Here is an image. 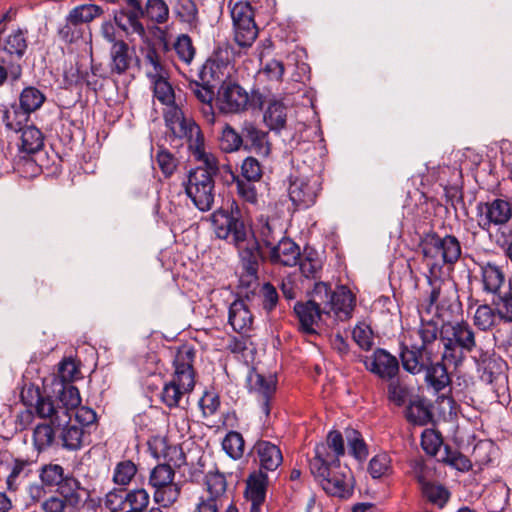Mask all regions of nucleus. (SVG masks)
<instances>
[{"instance_id":"54","label":"nucleus","mask_w":512,"mask_h":512,"mask_svg":"<svg viewBox=\"0 0 512 512\" xmlns=\"http://www.w3.org/2000/svg\"><path fill=\"white\" fill-rule=\"evenodd\" d=\"M144 61L148 66L146 74L151 81L168 76L167 70L162 63L159 54L154 48H149L147 50Z\"/></svg>"},{"instance_id":"64","label":"nucleus","mask_w":512,"mask_h":512,"mask_svg":"<svg viewBox=\"0 0 512 512\" xmlns=\"http://www.w3.org/2000/svg\"><path fill=\"white\" fill-rule=\"evenodd\" d=\"M156 161L166 178L171 177L178 166L177 158L164 147H159L156 153Z\"/></svg>"},{"instance_id":"61","label":"nucleus","mask_w":512,"mask_h":512,"mask_svg":"<svg viewBox=\"0 0 512 512\" xmlns=\"http://www.w3.org/2000/svg\"><path fill=\"white\" fill-rule=\"evenodd\" d=\"M387 396L390 402L401 407L407 402L410 396V389L405 384L401 383L399 380H395L394 378L389 380Z\"/></svg>"},{"instance_id":"52","label":"nucleus","mask_w":512,"mask_h":512,"mask_svg":"<svg viewBox=\"0 0 512 512\" xmlns=\"http://www.w3.org/2000/svg\"><path fill=\"white\" fill-rule=\"evenodd\" d=\"M59 428H63L61 438L63 440V446L69 450H77L82 446L84 431L81 426L76 424L62 425Z\"/></svg>"},{"instance_id":"12","label":"nucleus","mask_w":512,"mask_h":512,"mask_svg":"<svg viewBox=\"0 0 512 512\" xmlns=\"http://www.w3.org/2000/svg\"><path fill=\"white\" fill-rule=\"evenodd\" d=\"M205 494L198 498L194 512H222L227 504V480L219 471H209L204 476Z\"/></svg>"},{"instance_id":"50","label":"nucleus","mask_w":512,"mask_h":512,"mask_svg":"<svg viewBox=\"0 0 512 512\" xmlns=\"http://www.w3.org/2000/svg\"><path fill=\"white\" fill-rule=\"evenodd\" d=\"M104 13L103 8L97 4L86 3L74 7L69 15L75 19L82 26L84 23H89L95 18L100 17Z\"/></svg>"},{"instance_id":"34","label":"nucleus","mask_w":512,"mask_h":512,"mask_svg":"<svg viewBox=\"0 0 512 512\" xmlns=\"http://www.w3.org/2000/svg\"><path fill=\"white\" fill-rule=\"evenodd\" d=\"M132 56L126 42H119L110 48L109 68L112 74L122 75L130 68Z\"/></svg>"},{"instance_id":"38","label":"nucleus","mask_w":512,"mask_h":512,"mask_svg":"<svg viewBox=\"0 0 512 512\" xmlns=\"http://www.w3.org/2000/svg\"><path fill=\"white\" fill-rule=\"evenodd\" d=\"M142 17H144V13H137V11H120L115 13L114 21L115 24L127 34L135 33L138 35H144L145 29L140 22V18Z\"/></svg>"},{"instance_id":"62","label":"nucleus","mask_w":512,"mask_h":512,"mask_svg":"<svg viewBox=\"0 0 512 512\" xmlns=\"http://www.w3.org/2000/svg\"><path fill=\"white\" fill-rule=\"evenodd\" d=\"M59 37L66 43H74L82 38L83 26L68 14L65 24L58 31Z\"/></svg>"},{"instance_id":"42","label":"nucleus","mask_w":512,"mask_h":512,"mask_svg":"<svg viewBox=\"0 0 512 512\" xmlns=\"http://www.w3.org/2000/svg\"><path fill=\"white\" fill-rule=\"evenodd\" d=\"M33 461L17 458L13 461L10 473L7 477V488L16 491L20 482L32 473Z\"/></svg>"},{"instance_id":"26","label":"nucleus","mask_w":512,"mask_h":512,"mask_svg":"<svg viewBox=\"0 0 512 512\" xmlns=\"http://www.w3.org/2000/svg\"><path fill=\"white\" fill-rule=\"evenodd\" d=\"M244 137L243 149L255 153L256 155L267 158L271 153V143L269 134L261 130L251 122H244L242 125Z\"/></svg>"},{"instance_id":"33","label":"nucleus","mask_w":512,"mask_h":512,"mask_svg":"<svg viewBox=\"0 0 512 512\" xmlns=\"http://www.w3.org/2000/svg\"><path fill=\"white\" fill-rule=\"evenodd\" d=\"M453 367V364L443 361V355L441 361H431L423 371L426 372V382L436 391L440 392L451 383L448 369Z\"/></svg>"},{"instance_id":"8","label":"nucleus","mask_w":512,"mask_h":512,"mask_svg":"<svg viewBox=\"0 0 512 512\" xmlns=\"http://www.w3.org/2000/svg\"><path fill=\"white\" fill-rule=\"evenodd\" d=\"M285 236V230L275 217L261 215L257 218L254 229L251 230V242L248 248L255 249V278H248L247 284L257 280L259 259Z\"/></svg>"},{"instance_id":"17","label":"nucleus","mask_w":512,"mask_h":512,"mask_svg":"<svg viewBox=\"0 0 512 512\" xmlns=\"http://www.w3.org/2000/svg\"><path fill=\"white\" fill-rule=\"evenodd\" d=\"M477 209L478 225L482 230H490L494 224L508 223L512 218V203L506 199L479 203Z\"/></svg>"},{"instance_id":"49","label":"nucleus","mask_w":512,"mask_h":512,"mask_svg":"<svg viewBox=\"0 0 512 512\" xmlns=\"http://www.w3.org/2000/svg\"><path fill=\"white\" fill-rule=\"evenodd\" d=\"M150 495L144 488L126 489V511L143 512L149 505Z\"/></svg>"},{"instance_id":"5","label":"nucleus","mask_w":512,"mask_h":512,"mask_svg":"<svg viewBox=\"0 0 512 512\" xmlns=\"http://www.w3.org/2000/svg\"><path fill=\"white\" fill-rule=\"evenodd\" d=\"M440 341L443 345V361L453 364V368L460 367L477 346L473 328L466 321H448L440 331Z\"/></svg>"},{"instance_id":"58","label":"nucleus","mask_w":512,"mask_h":512,"mask_svg":"<svg viewBox=\"0 0 512 512\" xmlns=\"http://www.w3.org/2000/svg\"><path fill=\"white\" fill-rule=\"evenodd\" d=\"M190 149L193 150V156L195 159L203 164L195 169H202L208 171L209 175L213 178L218 172V161L216 157L210 153L205 152L203 147V141L198 145H194Z\"/></svg>"},{"instance_id":"27","label":"nucleus","mask_w":512,"mask_h":512,"mask_svg":"<svg viewBox=\"0 0 512 512\" xmlns=\"http://www.w3.org/2000/svg\"><path fill=\"white\" fill-rule=\"evenodd\" d=\"M479 378L482 382L492 385L501 378L505 362L499 356L480 350L473 356Z\"/></svg>"},{"instance_id":"60","label":"nucleus","mask_w":512,"mask_h":512,"mask_svg":"<svg viewBox=\"0 0 512 512\" xmlns=\"http://www.w3.org/2000/svg\"><path fill=\"white\" fill-rule=\"evenodd\" d=\"M144 16L162 24L168 20L169 8L164 0H147Z\"/></svg>"},{"instance_id":"29","label":"nucleus","mask_w":512,"mask_h":512,"mask_svg":"<svg viewBox=\"0 0 512 512\" xmlns=\"http://www.w3.org/2000/svg\"><path fill=\"white\" fill-rule=\"evenodd\" d=\"M32 503H39L41 512H71L69 505L58 495L47 496L43 484L31 483L27 488Z\"/></svg>"},{"instance_id":"53","label":"nucleus","mask_w":512,"mask_h":512,"mask_svg":"<svg viewBox=\"0 0 512 512\" xmlns=\"http://www.w3.org/2000/svg\"><path fill=\"white\" fill-rule=\"evenodd\" d=\"M439 460L461 472H467L472 468L471 461L465 455L451 450L447 445L444 446V451Z\"/></svg>"},{"instance_id":"51","label":"nucleus","mask_w":512,"mask_h":512,"mask_svg":"<svg viewBox=\"0 0 512 512\" xmlns=\"http://www.w3.org/2000/svg\"><path fill=\"white\" fill-rule=\"evenodd\" d=\"M244 446L243 436L237 431L228 432L222 441L223 450L234 460H238L243 456Z\"/></svg>"},{"instance_id":"9","label":"nucleus","mask_w":512,"mask_h":512,"mask_svg":"<svg viewBox=\"0 0 512 512\" xmlns=\"http://www.w3.org/2000/svg\"><path fill=\"white\" fill-rule=\"evenodd\" d=\"M314 298H318L321 303H325L323 312L326 315L334 314L338 321H346L352 317L356 306V296L344 285H340L335 291L331 292L328 284L318 282L313 290Z\"/></svg>"},{"instance_id":"23","label":"nucleus","mask_w":512,"mask_h":512,"mask_svg":"<svg viewBox=\"0 0 512 512\" xmlns=\"http://www.w3.org/2000/svg\"><path fill=\"white\" fill-rule=\"evenodd\" d=\"M233 55L232 48L229 45L219 47L202 65L199 71V77L203 82L221 81L225 76V70Z\"/></svg>"},{"instance_id":"28","label":"nucleus","mask_w":512,"mask_h":512,"mask_svg":"<svg viewBox=\"0 0 512 512\" xmlns=\"http://www.w3.org/2000/svg\"><path fill=\"white\" fill-rule=\"evenodd\" d=\"M300 248L290 238L284 236L282 240L276 243L261 258H266L271 264L283 266H295L300 260Z\"/></svg>"},{"instance_id":"56","label":"nucleus","mask_w":512,"mask_h":512,"mask_svg":"<svg viewBox=\"0 0 512 512\" xmlns=\"http://www.w3.org/2000/svg\"><path fill=\"white\" fill-rule=\"evenodd\" d=\"M497 316L496 309L491 305H479L474 314V325L482 331H487L495 324Z\"/></svg>"},{"instance_id":"45","label":"nucleus","mask_w":512,"mask_h":512,"mask_svg":"<svg viewBox=\"0 0 512 512\" xmlns=\"http://www.w3.org/2000/svg\"><path fill=\"white\" fill-rule=\"evenodd\" d=\"M492 304L495 306L499 318L505 322H512V287L510 283L500 291L499 295H493Z\"/></svg>"},{"instance_id":"31","label":"nucleus","mask_w":512,"mask_h":512,"mask_svg":"<svg viewBox=\"0 0 512 512\" xmlns=\"http://www.w3.org/2000/svg\"><path fill=\"white\" fill-rule=\"evenodd\" d=\"M55 400L58 405L57 418L68 424L72 419V412L81 404L79 390L72 384H62Z\"/></svg>"},{"instance_id":"15","label":"nucleus","mask_w":512,"mask_h":512,"mask_svg":"<svg viewBox=\"0 0 512 512\" xmlns=\"http://www.w3.org/2000/svg\"><path fill=\"white\" fill-rule=\"evenodd\" d=\"M321 191V182L318 176H305L292 174L288 194L291 202L297 209H307L316 203Z\"/></svg>"},{"instance_id":"36","label":"nucleus","mask_w":512,"mask_h":512,"mask_svg":"<svg viewBox=\"0 0 512 512\" xmlns=\"http://www.w3.org/2000/svg\"><path fill=\"white\" fill-rule=\"evenodd\" d=\"M45 100L44 93L38 88L34 86L25 87L19 96V104L23 112L20 116L26 118L30 113L37 111Z\"/></svg>"},{"instance_id":"25","label":"nucleus","mask_w":512,"mask_h":512,"mask_svg":"<svg viewBox=\"0 0 512 512\" xmlns=\"http://www.w3.org/2000/svg\"><path fill=\"white\" fill-rule=\"evenodd\" d=\"M315 456L310 463L323 465V462L330 464L340 462L339 458L344 455V440L339 431H330L325 443H319L315 446Z\"/></svg>"},{"instance_id":"18","label":"nucleus","mask_w":512,"mask_h":512,"mask_svg":"<svg viewBox=\"0 0 512 512\" xmlns=\"http://www.w3.org/2000/svg\"><path fill=\"white\" fill-rule=\"evenodd\" d=\"M362 362L367 371L386 381L396 378L400 370L398 358L383 348L375 349Z\"/></svg>"},{"instance_id":"14","label":"nucleus","mask_w":512,"mask_h":512,"mask_svg":"<svg viewBox=\"0 0 512 512\" xmlns=\"http://www.w3.org/2000/svg\"><path fill=\"white\" fill-rule=\"evenodd\" d=\"M164 120L172 136L178 140H185L189 148L202 142L200 127L192 118L184 115L180 106L164 110Z\"/></svg>"},{"instance_id":"2","label":"nucleus","mask_w":512,"mask_h":512,"mask_svg":"<svg viewBox=\"0 0 512 512\" xmlns=\"http://www.w3.org/2000/svg\"><path fill=\"white\" fill-rule=\"evenodd\" d=\"M212 226L217 238L233 245L239 254L247 278H255V249L248 248L251 229L241 219L238 205L233 201L230 210L219 209L212 214Z\"/></svg>"},{"instance_id":"48","label":"nucleus","mask_w":512,"mask_h":512,"mask_svg":"<svg viewBox=\"0 0 512 512\" xmlns=\"http://www.w3.org/2000/svg\"><path fill=\"white\" fill-rule=\"evenodd\" d=\"M66 476L67 474H65L64 468L61 465L45 464L39 470V484H43L45 489L46 487H58Z\"/></svg>"},{"instance_id":"30","label":"nucleus","mask_w":512,"mask_h":512,"mask_svg":"<svg viewBox=\"0 0 512 512\" xmlns=\"http://www.w3.org/2000/svg\"><path fill=\"white\" fill-rule=\"evenodd\" d=\"M294 312L299 321V328L304 334H316L315 326L321 319L323 308L316 300H308L306 302H297L294 305Z\"/></svg>"},{"instance_id":"10","label":"nucleus","mask_w":512,"mask_h":512,"mask_svg":"<svg viewBox=\"0 0 512 512\" xmlns=\"http://www.w3.org/2000/svg\"><path fill=\"white\" fill-rule=\"evenodd\" d=\"M182 185L186 195L200 211L206 212L212 209L215 198V182L208 171L190 169Z\"/></svg>"},{"instance_id":"20","label":"nucleus","mask_w":512,"mask_h":512,"mask_svg":"<svg viewBox=\"0 0 512 512\" xmlns=\"http://www.w3.org/2000/svg\"><path fill=\"white\" fill-rule=\"evenodd\" d=\"M269 476L266 472L252 471L247 480L244 496L250 503L249 512H269L265 506Z\"/></svg>"},{"instance_id":"22","label":"nucleus","mask_w":512,"mask_h":512,"mask_svg":"<svg viewBox=\"0 0 512 512\" xmlns=\"http://www.w3.org/2000/svg\"><path fill=\"white\" fill-rule=\"evenodd\" d=\"M250 455L258 465L256 471L275 472L283 462L281 449L274 443L267 440H258L253 445Z\"/></svg>"},{"instance_id":"32","label":"nucleus","mask_w":512,"mask_h":512,"mask_svg":"<svg viewBox=\"0 0 512 512\" xmlns=\"http://www.w3.org/2000/svg\"><path fill=\"white\" fill-rule=\"evenodd\" d=\"M228 323L237 333L245 334L250 331L253 323V316L244 300L236 299L230 304L228 310Z\"/></svg>"},{"instance_id":"35","label":"nucleus","mask_w":512,"mask_h":512,"mask_svg":"<svg viewBox=\"0 0 512 512\" xmlns=\"http://www.w3.org/2000/svg\"><path fill=\"white\" fill-rule=\"evenodd\" d=\"M95 77L99 78H105V72L102 68L101 64H93V59L91 58V66H90V72L82 70V66H80L78 63L75 67V73L72 72L71 75L66 74V78L70 80L71 83H81L84 82L88 87H90L93 90L97 89L98 81L94 79Z\"/></svg>"},{"instance_id":"7","label":"nucleus","mask_w":512,"mask_h":512,"mask_svg":"<svg viewBox=\"0 0 512 512\" xmlns=\"http://www.w3.org/2000/svg\"><path fill=\"white\" fill-rule=\"evenodd\" d=\"M427 280L431 286L430 295L418 308H423L427 316L435 310L434 315L438 318L444 320L452 317L460 309L456 285L443 280L441 276H427Z\"/></svg>"},{"instance_id":"43","label":"nucleus","mask_w":512,"mask_h":512,"mask_svg":"<svg viewBox=\"0 0 512 512\" xmlns=\"http://www.w3.org/2000/svg\"><path fill=\"white\" fill-rule=\"evenodd\" d=\"M220 149L225 153H232L243 148V132H237L230 124H225L219 137Z\"/></svg>"},{"instance_id":"40","label":"nucleus","mask_w":512,"mask_h":512,"mask_svg":"<svg viewBox=\"0 0 512 512\" xmlns=\"http://www.w3.org/2000/svg\"><path fill=\"white\" fill-rule=\"evenodd\" d=\"M20 132V148L23 152H26L28 154H34L43 148L44 136L37 127L33 125L25 126L21 128Z\"/></svg>"},{"instance_id":"13","label":"nucleus","mask_w":512,"mask_h":512,"mask_svg":"<svg viewBox=\"0 0 512 512\" xmlns=\"http://www.w3.org/2000/svg\"><path fill=\"white\" fill-rule=\"evenodd\" d=\"M234 40L241 48L251 47L258 36L252 6L247 1H238L231 7Z\"/></svg>"},{"instance_id":"55","label":"nucleus","mask_w":512,"mask_h":512,"mask_svg":"<svg viewBox=\"0 0 512 512\" xmlns=\"http://www.w3.org/2000/svg\"><path fill=\"white\" fill-rule=\"evenodd\" d=\"M103 505L110 512H125L126 489L116 486L108 491L104 496Z\"/></svg>"},{"instance_id":"6","label":"nucleus","mask_w":512,"mask_h":512,"mask_svg":"<svg viewBox=\"0 0 512 512\" xmlns=\"http://www.w3.org/2000/svg\"><path fill=\"white\" fill-rule=\"evenodd\" d=\"M310 470L328 495L340 499H348L353 495L355 483L348 466L340 462H323V465L310 463Z\"/></svg>"},{"instance_id":"63","label":"nucleus","mask_w":512,"mask_h":512,"mask_svg":"<svg viewBox=\"0 0 512 512\" xmlns=\"http://www.w3.org/2000/svg\"><path fill=\"white\" fill-rule=\"evenodd\" d=\"M489 238L502 250L512 242V227L504 224H494L490 230H485Z\"/></svg>"},{"instance_id":"16","label":"nucleus","mask_w":512,"mask_h":512,"mask_svg":"<svg viewBox=\"0 0 512 512\" xmlns=\"http://www.w3.org/2000/svg\"><path fill=\"white\" fill-rule=\"evenodd\" d=\"M215 101L221 113L237 114L247 109L249 95L239 84L223 81L217 91Z\"/></svg>"},{"instance_id":"46","label":"nucleus","mask_w":512,"mask_h":512,"mask_svg":"<svg viewBox=\"0 0 512 512\" xmlns=\"http://www.w3.org/2000/svg\"><path fill=\"white\" fill-rule=\"evenodd\" d=\"M35 411L38 417L49 418L53 427L59 428L66 424L57 418L58 405L56 400L50 397L39 396L35 404Z\"/></svg>"},{"instance_id":"39","label":"nucleus","mask_w":512,"mask_h":512,"mask_svg":"<svg viewBox=\"0 0 512 512\" xmlns=\"http://www.w3.org/2000/svg\"><path fill=\"white\" fill-rule=\"evenodd\" d=\"M284 104L280 101L269 103L265 113L264 122L266 126L275 132H280L286 126L287 111Z\"/></svg>"},{"instance_id":"1","label":"nucleus","mask_w":512,"mask_h":512,"mask_svg":"<svg viewBox=\"0 0 512 512\" xmlns=\"http://www.w3.org/2000/svg\"><path fill=\"white\" fill-rule=\"evenodd\" d=\"M420 324L403 332L400 340V353L404 370L411 374H420L437 356L440 349V331L434 317H429L418 308Z\"/></svg>"},{"instance_id":"47","label":"nucleus","mask_w":512,"mask_h":512,"mask_svg":"<svg viewBox=\"0 0 512 512\" xmlns=\"http://www.w3.org/2000/svg\"><path fill=\"white\" fill-rule=\"evenodd\" d=\"M405 417L410 423L423 426L430 422L432 414L424 401L418 399L410 401L405 410Z\"/></svg>"},{"instance_id":"4","label":"nucleus","mask_w":512,"mask_h":512,"mask_svg":"<svg viewBox=\"0 0 512 512\" xmlns=\"http://www.w3.org/2000/svg\"><path fill=\"white\" fill-rule=\"evenodd\" d=\"M424 262L428 268L427 276H441L445 265L453 266L461 257L462 247L454 235L427 233L420 244Z\"/></svg>"},{"instance_id":"37","label":"nucleus","mask_w":512,"mask_h":512,"mask_svg":"<svg viewBox=\"0 0 512 512\" xmlns=\"http://www.w3.org/2000/svg\"><path fill=\"white\" fill-rule=\"evenodd\" d=\"M138 472V466L130 459L117 462L112 471V482L115 486L127 489Z\"/></svg>"},{"instance_id":"3","label":"nucleus","mask_w":512,"mask_h":512,"mask_svg":"<svg viewBox=\"0 0 512 512\" xmlns=\"http://www.w3.org/2000/svg\"><path fill=\"white\" fill-rule=\"evenodd\" d=\"M194 358L195 351L187 347L180 349L175 356L174 374L171 380L164 384L160 393L161 402L169 409L181 407L183 398L194 389Z\"/></svg>"},{"instance_id":"59","label":"nucleus","mask_w":512,"mask_h":512,"mask_svg":"<svg viewBox=\"0 0 512 512\" xmlns=\"http://www.w3.org/2000/svg\"><path fill=\"white\" fill-rule=\"evenodd\" d=\"M51 424H39L33 431V443L35 448L41 452L51 446L55 438V430Z\"/></svg>"},{"instance_id":"41","label":"nucleus","mask_w":512,"mask_h":512,"mask_svg":"<svg viewBox=\"0 0 512 512\" xmlns=\"http://www.w3.org/2000/svg\"><path fill=\"white\" fill-rule=\"evenodd\" d=\"M151 83L153 85L154 97L161 104L166 106L165 110H169L172 107H179L176 103L175 91L168 81V76L152 80Z\"/></svg>"},{"instance_id":"21","label":"nucleus","mask_w":512,"mask_h":512,"mask_svg":"<svg viewBox=\"0 0 512 512\" xmlns=\"http://www.w3.org/2000/svg\"><path fill=\"white\" fill-rule=\"evenodd\" d=\"M56 494L69 505L71 512H80L91 496L90 490L71 473L57 487Z\"/></svg>"},{"instance_id":"57","label":"nucleus","mask_w":512,"mask_h":512,"mask_svg":"<svg viewBox=\"0 0 512 512\" xmlns=\"http://www.w3.org/2000/svg\"><path fill=\"white\" fill-rule=\"evenodd\" d=\"M345 436L348 443L349 453L358 460L366 459L368 456L367 446L359 431L355 429H347Z\"/></svg>"},{"instance_id":"24","label":"nucleus","mask_w":512,"mask_h":512,"mask_svg":"<svg viewBox=\"0 0 512 512\" xmlns=\"http://www.w3.org/2000/svg\"><path fill=\"white\" fill-rule=\"evenodd\" d=\"M2 32L0 30V62L5 64L13 62L14 58H22L28 47L27 31L18 28L12 30L4 38L2 37Z\"/></svg>"},{"instance_id":"11","label":"nucleus","mask_w":512,"mask_h":512,"mask_svg":"<svg viewBox=\"0 0 512 512\" xmlns=\"http://www.w3.org/2000/svg\"><path fill=\"white\" fill-rule=\"evenodd\" d=\"M174 477L175 471L169 464H158L150 471L148 483L156 503L168 507L178 500L181 486L174 482Z\"/></svg>"},{"instance_id":"44","label":"nucleus","mask_w":512,"mask_h":512,"mask_svg":"<svg viewBox=\"0 0 512 512\" xmlns=\"http://www.w3.org/2000/svg\"><path fill=\"white\" fill-rule=\"evenodd\" d=\"M173 9L176 17L189 29L197 27L198 9L193 0H177Z\"/></svg>"},{"instance_id":"19","label":"nucleus","mask_w":512,"mask_h":512,"mask_svg":"<svg viewBox=\"0 0 512 512\" xmlns=\"http://www.w3.org/2000/svg\"><path fill=\"white\" fill-rule=\"evenodd\" d=\"M478 274L475 276L481 284V290L485 295H499L506 288V275L502 266L492 261L476 262Z\"/></svg>"}]
</instances>
